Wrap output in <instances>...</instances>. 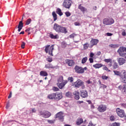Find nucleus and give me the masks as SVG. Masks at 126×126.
I'll return each instance as SVG.
<instances>
[{
    "instance_id": "obj_1",
    "label": "nucleus",
    "mask_w": 126,
    "mask_h": 126,
    "mask_svg": "<svg viewBox=\"0 0 126 126\" xmlns=\"http://www.w3.org/2000/svg\"><path fill=\"white\" fill-rule=\"evenodd\" d=\"M47 99L60 101L63 99V93H53L47 95Z\"/></svg>"
},
{
    "instance_id": "obj_2",
    "label": "nucleus",
    "mask_w": 126,
    "mask_h": 126,
    "mask_svg": "<svg viewBox=\"0 0 126 126\" xmlns=\"http://www.w3.org/2000/svg\"><path fill=\"white\" fill-rule=\"evenodd\" d=\"M113 72L115 75L120 76L122 83H126V71L125 70H122L121 72L117 70H114Z\"/></svg>"
},
{
    "instance_id": "obj_3",
    "label": "nucleus",
    "mask_w": 126,
    "mask_h": 126,
    "mask_svg": "<svg viewBox=\"0 0 126 126\" xmlns=\"http://www.w3.org/2000/svg\"><path fill=\"white\" fill-rule=\"evenodd\" d=\"M53 29L54 30H55L57 33H63L64 34H66V33H67L66 28L60 26L57 23L54 24Z\"/></svg>"
},
{
    "instance_id": "obj_4",
    "label": "nucleus",
    "mask_w": 126,
    "mask_h": 126,
    "mask_svg": "<svg viewBox=\"0 0 126 126\" xmlns=\"http://www.w3.org/2000/svg\"><path fill=\"white\" fill-rule=\"evenodd\" d=\"M104 62L105 63H108V65L109 67H113L114 69H117L118 67H119V65L118 64V63L116 62L115 60H112L111 59H104Z\"/></svg>"
},
{
    "instance_id": "obj_5",
    "label": "nucleus",
    "mask_w": 126,
    "mask_h": 126,
    "mask_svg": "<svg viewBox=\"0 0 126 126\" xmlns=\"http://www.w3.org/2000/svg\"><path fill=\"white\" fill-rule=\"evenodd\" d=\"M44 51L46 54H48V53L50 56H52V57L54 56V55H53V51H54V45L51 46L48 45L46 46Z\"/></svg>"
},
{
    "instance_id": "obj_6",
    "label": "nucleus",
    "mask_w": 126,
    "mask_h": 126,
    "mask_svg": "<svg viewBox=\"0 0 126 126\" xmlns=\"http://www.w3.org/2000/svg\"><path fill=\"white\" fill-rule=\"evenodd\" d=\"M115 23V20L112 18H106L103 20V24L104 25H112Z\"/></svg>"
},
{
    "instance_id": "obj_7",
    "label": "nucleus",
    "mask_w": 126,
    "mask_h": 126,
    "mask_svg": "<svg viewBox=\"0 0 126 126\" xmlns=\"http://www.w3.org/2000/svg\"><path fill=\"white\" fill-rule=\"evenodd\" d=\"M75 71L77 73H80L81 74H82L84 73L85 70H87V67H85L84 68H83L81 66H79L78 65H76L74 67Z\"/></svg>"
},
{
    "instance_id": "obj_8",
    "label": "nucleus",
    "mask_w": 126,
    "mask_h": 126,
    "mask_svg": "<svg viewBox=\"0 0 126 126\" xmlns=\"http://www.w3.org/2000/svg\"><path fill=\"white\" fill-rule=\"evenodd\" d=\"M116 113L120 118H124V120H126V115L125 111L123 109H121L120 108H116Z\"/></svg>"
},
{
    "instance_id": "obj_9",
    "label": "nucleus",
    "mask_w": 126,
    "mask_h": 126,
    "mask_svg": "<svg viewBox=\"0 0 126 126\" xmlns=\"http://www.w3.org/2000/svg\"><path fill=\"white\" fill-rule=\"evenodd\" d=\"M126 47L124 46H121L117 51L120 57H125L126 56Z\"/></svg>"
},
{
    "instance_id": "obj_10",
    "label": "nucleus",
    "mask_w": 126,
    "mask_h": 126,
    "mask_svg": "<svg viewBox=\"0 0 126 126\" xmlns=\"http://www.w3.org/2000/svg\"><path fill=\"white\" fill-rule=\"evenodd\" d=\"M71 4H72V1H71V0H64L63 6L65 8L69 9V8H70V6H71Z\"/></svg>"
},
{
    "instance_id": "obj_11",
    "label": "nucleus",
    "mask_w": 126,
    "mask_h": 126,
    "mask_svg": "<svg viewBox=\"0 0 126 126\" xmlns=\"http://www.w3.org/2000/svg\"><path fill=\"white\" fill-rule=\"evenodd\" d=\"M107 110V105L104 104H100L97 107V111L99 113H103Z\"/></svg>"
},
{
    "instance_id": "obj_12",
    "label": "nucleus",
    "mask_w": 126,
    "mask_h": 126,
    "mask_svg": "<svg viewBox=\"0 0 126 126\" xmlns=\"http://www.w3.org/2000/svg\"><path fill=\"white\" fill-rule=\"evenodd\" d=\"M83 81L80 79H78L76 82H74V85L76 88H79L82 85Z\"/></svg>"
},
{
    "instance_id": "obj_13",
    "label": "nucleus",
    "mask_w": 126,
    "mask_h": 126,
    "mask_svg": "<svg viewBox=\"0 0 126 126\" xmlns=\"http://www.w3.org/2000/svg\"><path fill=\"white\" fill-rule=\"evenodd\" d=\"M118 89L121 90L123 94H126V84L123 85H120L118 87Z\"/></svg>"
},
{
    "instance_id": "obj_14",
    "label": "nucleus",
    "mask_w": 126,
    "mask_h": 126,
    "mask_svg": "<svg viewBox=\"0 0 126 126\" xmlns=\"http://www.w3.org/2000/svg\"><path fill=\"white\" fill-rule=\"evenodd\" d=\"M65 63L68 65V66H73L75 63L73 60L69 59H66L65 60Z\"/></svg>"
},
{
    "instance_id": "obj_15",
    "label": "nucleus",
    "mask_w": 126,
    "mask_h": 126,
    "mask_svg": "<svg viewBox=\"0 0 126 126\" xmlns=\"http://www.w3.org/2000/svg\"><path fill=\"white\" fill-rule=\"evenodd\" d=\"M98 43H99V40L97 39L92 38L91 40L90 41L91 48H92L93 46H96Z\"/></svg>"
},
{
    "instance_id": "obj_16",
    "label": "nucleus",
    "mask_w": 126,
    "mask_h": 126,
    "mask_svg": "<svg viewBox=\"0 0 126 126\" xmlns=\"http://www.w3.org/2000/svg\"><path fill=\"white\" fill-rule=\"evenodd\" d=\"M80 96L82 97V98H86V97L88 96V92L86 90H82L80 91Z\"/></svg>"
},
{
    "instance_id": "obj_17",
    "label": "nucleus",
    "mask_w": 126,
    "mask_h": 126,
    "mask_svg": "<svg viewBox=\"0 0 126 126\" xmlns=\"http://www.w3.org/2000/svg\"><path fill=\"white\" fill-rule=\"evenodd\" d=\"M67 83V80H65L63 83H58L57 86L59 87V89H63L65 86V84Z\"/></svg>"
},
{
    "instance_id": "obj_18",
    "label": "nucleus",
    "mask_w": 126,
    "mask_h": 126,
    "mask_svg": "<svg viewBox=\"0 0 126 126\" xmlns=\"http://www.w3.org/2000/svg\"><path fill=\"white\" fill-rule=\"evenodd\" d=\"M55 119H59V120H63V113L61 111L58 112L55 117Z\"/></svg>"
},
{
    "instance_id": "obj_19",
    "label": "nucleus",
    "mask_w": 126,
    "mask_h": 126,
    "mask_svg": "<svg viewBox=\"0 0 126 126\" xmlns=\"http://www.w3.org/2000/svg\"><path fill=\"white\" fill-rule=\"evenodd\" d=\"M78 9H80V10L84 14L85 12H88L87 8H85V7H84L82 6V4H80L78 6Z\"/></svg>"
},
{
    "instance_id": "obj_20",
    "label": "nucleus",
    "mask_w": 126,
    "mask_h": 126,
    "mask_svg": "<svg viewBox=\"0 0 126 126\" xmlns=\"http://www.w3.org/2000/svg\"><path fill=\"white\" fill-rule=\"evenodd\" d=\"M117 61L120 65H123V64L126 63V60L123 58H118Z\"/></svg>"
},
{
    "instance_id": "obj_21",
    "label": "nucleus",
    "mask_w": 126,
    "mask_h": 126,
    "mask_svg": "<svg viewBox=\"0 0 126 126\" xmlns=\"http://www.w3.org/2000/svg\"><path fill=\"white\" fill-rule=\"evenodd\" d=\"M22 20H23V17L22 18V21L19 22V23L18 26V32H20L22 30V28H23V23L22 22Z\"/></svg>"
},
{
    "instance_id": "obj_22",
    "label": "nucleus",
    "mask_w": 126,
    "mask_h": 126,
    "mask_svg": "<svg viewBox=\"0 0 126 126\" xmlns=\"http://www.w3.org/2000/svg\"><path fill=\"white\" fill-rule=\"evenodd\" d=\"M52 116V113L51 112L46 111L44 112V114L43 115V118L45 119H48V118H50Z\"/></svg>"
},
{
    "instance_id": "obj_23",
    "label": "nucleus",
    "mask_w": 126,
    "mask_h": 126,
    "mask_svg": "<svg viewBox=\"0 0 126 126\" xmlns=\"http://www.w3.org/2000/svg\"><path fill=\"white\" fill-rule=\"evenodd\" d=\"M74 95H75V99L76 100H79L80 96H79V92L78 91H75V92H74L73 93Z\"/></svg>"
},
{
    "instance_id": "obj_24",
    "label": "nucleus",
    "mask_w": 126,
    "mask_h": 126,
    "mask_svg": "<svg viewBox=\"0 0 126 126\" xmlns=\"http://www.w3.org/2000/svg\"><path fill=\"white\" fill-rule=\"evenodd\" d=\"M102 66H104L102 63H96L93 65V67H94V68H100V67H102Z\"/></svg>"
},
{
    "instance_id": "obj_25",
    "label": "nucleus",
    "mask_w": 126,
    "mask_h": 126,
    "mask_svg": "<svg viewBox=\"0 0 126 126\" xmlns=\"http://www.w3.org/2000/svg\"><path fill=\"white\" fill-rule=\"evenodd\" d=\"M45 67V68H52V69H54L56 68V67L53 66V64L51 63L46 64Z\"/></svg>"
},
{
    "instance_id": "obj_26",
    "label": "nucleus",
    "mask_w": 126,
    "mask_h": 126,
    "mask_svg": "<svg viewBox=\"0 0 126 126\" xmlns=\"http://www.w3.org/2000/svg\"><path fill=\"white\" fill-rule=\"evenodd\" d=\"M83 123V119L82 118H78L77 120L76 125H77V126H80V125H81V124H82Z\"/></svg>"
},
{
    "instance_id": "obj_27",
    "label": "nucleus",
    "mask_w": 126,
    "mask_h": 126,
    "mask_svg": "<svg viewBox=\"0 0 126 126\" xmlns=\"http://www.w3.org/2000/svg\"><path fill=\"white\" fill-rule=\"evenodd\" d=\"M49 36L51 39H59V35L58 34L54 35V34L51 33L50 34Z\"/></svg>"
},
{
    "instance_id": "obj_28",
    "label": "nucleus",
    "mask_w": 126,
    "mask_h": 126,
    "mask_svg": "<svg viewBox=\"0 0 126 126\" xmlns=\"http://www.w3.org/2000/svg\"><path fill=\"white\" fill-rule=\"evenodd\" d=\"M40 75L41 76H48V72L45 71H41L40 72Z\"/></svg>"
},
{
    "instance_id": "obj_29",
    "label": "nucleus",
    "mask_w": 126,
    "mask_h": 126,
    "mask_svg": "<svg viewBox=\"0 0 126 126\" xmlns=\"http://www.w3.org/2000/svg\"><path fill=\"white\" fill-rule=\"evenodd\" d=\"M56 13L57 14H59L60 16H62L63 14V12H62V10L60 9V8H58L56 10Z\"/></svg>"
},
{
    "instance_id": "obj_30",
    "label": "nucleus",
    "mask_w": 126,
    "mask_h": 126,
    "mask_svg": "<svg viewBox=\"0 0 126 126\" xmlns=\"http://www.w3.org/2000/svg\"><path fill=\"white\" fill-rule=\"evenodd\" d=\"M52 16H53L54 21H56V20H57V19H58V15L56 13V12L53 11L52 12Z\"/></svg>"
},
{
    "instance_id": "obj_31",
    "label": "nucleus",
    "mask_w": 126,
    "mask_h": 126,
    "mask_svg": "<svg viewBox=\"0 0 126 126\" xmlns=\"http://www.w3.org/2000/svg\"><path fill=\"white\" fill-rule=\"evenodd\" d=\"M84 50H87L89 48V44L86 43L83 45Z\"/></svg>"
},
{
    "instance_id": "obj_32",
    "label": "nucleus",
    "mask_w": 126,
    "mask_h": 126,
    "mask_svg": "<svg viewBox=\"0 0 126 126\" xmlns=\"http://www.w3.org/2000/svg\"><path fill=\"white\" fill-rule=\"evenodd\" d=\"M72 95V94H71V92H68L65 94V96L66 97H68V98H70V97H71Z\"/></svg>"
},
{
    "instance_id": "obj_33",
    "label": "nucleus",
    "mask_w": 126,
    "mask_h": 126,
    "mask_svg": "<svg viewBox=\"0 0 126 126\" xmlns=\"http://www.w3.org/2000/svg\"><path fill=\"white\" fill-rule=\"evenodd\" d=\"M63 76H60L58 80V83H60V82H63Z\"/></svg>"
},
{
    "instance_id": "obj_34",
    "label": "nucleus",
    "mask_w": 126,
    "mask_h": 126,
    "mask_svg": "<svg viewBox=\"0 0 126 126\" xmlns=\"http://www.w3.org/2000/svg\"><path fill=\"white\" fill-rule=\"evenodd\" d=\"M32 21V20L31 18L27 19L26 21V25H29V24L31 23Z\"/></svg>"
},
{
    "instance_id": "obj_35",
    "label": "nucleus",
    "mask_w": 126,
    "mask_h": 126,
    "mask_svg": "<svg viewBox=\"0 0 126 126\" xmlns=\"http://www.w3.org/2000/svg\"><path fill=\"white\" fill-rule=\"evenodd\" d=\"M46 110L43 111H39V116H42V117H44V115L45 114V112Z\"/></svg>"
},
{
    "instance_id": "obj_36",
    "label": "nucleus",
    "mask_w": 126,
    "mask_h": 126,
    "mask_svg": "<svg viewBox=\"0 0 126 126\" xmlns=\"http://www.w3.org/2000/svg\"><path fill=\"white\" fill-rule=\"evenodd\" d=\"M109 47H110V48H113L114 49H115L116 48H118V45L111 44L109 45Z\"/></svg>"
},
{
    "instance_id": "obj_37",
    "label": "nucleus",
    "mask_w": 126,
    "mask_h": 126,
    "mask_svg": "<svg viewBox=\"0 0 126 126\" xmlns=\"http://www.w3.org/2000/svg\"><path fill=\"white\" fill-rule=\"evenodd\" d=\"M87 57H84L82 60V63H85L87 62Z\"/></svg>"
},
{
    "instance_id": "obj_38",
    "label": "nucleus",
    "mask_w": 126,
    "mask_h": 126,
    "mask_svg": "<svg viewBox=\"0 0 126 126\" xmlns=\"http://www.w3.org/2000/svg\"><path fill=\"white\" fill-rule=\"evenodd\" d=\"M52 90L54 91V92H57V91H60V89H58L57 87H53L52 88Z\"/></svg>"
},
{
    "instance_id": "obj_39",
    "label": "nucleus",
    "mask_w": 126,
    "mask_h": 126,
    "mask_svg": "<svg viewBox=\"0 0 126 126\" xmlns=\"http://www.w3.org/2000/svg\"><path fill=\"white\" fill-rule=\"evenodd\" d=\"M47 122H48V124H55V122H56V120H48Z\"/></svg>"
},
{
    "instance_id": "obj_40",
    "label": "nucleus",
    "mask_w": 126,
    "mask_h": 126,
    "mask_svg": "<svg viewBox=\"0 0 126 126\" xmlns=\"http://www.w3.org/2000/svg\"><path fill=\"white\" fill-rule=\"evenodd\" d=\"M73 80H74L73 77H68V81H70V82L71 83H72V82H73Z\"/></svg>"
},
{
    "instance_id": "obj_41",
    "label": "nucleus",
    "mask_w": 126,
    "mask_h": 126,
    "mask_svg": "<svg viewBox=\"0 0 126 126\" xmlns=\"http://www.w3.org/2000/svg\"><path fill=\"white\" fill-rule=\"evenodd\" d=\"M46 61L48 62L49 63H52L53 62V58L48 57L46 58Z\"/></svg>"
},
{
    "instance_id": "obj_42",
    "label": "nucleus",
    "mask_w": 126,
    "mask_h": 126,
    "mask_svg": "<svg viewBox=\"0 0 126 126\" xmlns=\"http://www.w3.org/2000/svg\"><path fill=\"white\" fill-rule=\"evenodd\" d=\"M103 69L104 70H106V71H108V72H111V70L109 69V68L106 66L103 68Z\"/></svg>"
},
{
    "instance_id": "obj_43",
    "label": "nucleus",
    "mask_w": 126,
    "mask_h": 126,
    "mask_svg": "<svg viewBox=\"0 0 126 126\" xmlns=\"http://www.w3.org/2000/svg\"><path fill=\"white\" fill-rule=\"evenodd\" d=\"M110 120L112 122H113L114 121H116V118H115V117L114 116H111L110 117Z\"/></svg>"
},
{
    "instance_id": "obj_44",
    "label": "nucleus",
    "mask_w": 126,
    "mask_h": 126,
    "mask_svg": "<svg viewBox=\"0 0 126 126\" xmlns=\"http://www.w3.org/2000/svg\"><path fill=\"white\" fill-rule=\"evenodd\" d=\"M65 14L67 17H69V16L71 15V13H70L69 12H66Z\"/></svg>"
},
{
    "instance_id": "obj_45",
    "label": "nucleus",
    "mask_w": 126,
    "mask_h": 126,
    "mask_svg": "<svg viewBox=\"0 0 126 126\" xmlns=\"http://www.w3.org/2000/svg\"><path fill=\"white\" fill-rule=\"evenodd\" d=\"M101 78H102V79L105 80H107V79H108V78H109V77L105 75V76H102Z\"/></svg>"
},
{
    "instance_id": "obj_46",
    "label": "nucleus",
    "mask_w": 126,
    "mask_h": 126,
    "mask_svg": "<svg viewBox=\"0 0 126 126\" xmlns=\"http://www.w3.org/2000/svg\"><path fill=\"white\" fill-rule=\"evenodd\" d=\"M120 123L115 122L113 124L112 126H120Z\"/></svg>"
},
{
    "instance_id": "obj_47",
    "label": "nucleus",
    "mask_w": 126,
    "mask_h": 126,
    "mask_svg": "<svg viewBox=\"0 0 126 126\" xmlns=\"http://www.w3.org/2000/svg\"><path fill=\"white\" fill-rule=\"evenodd\" d=\"M31 30H33L32 28H29L26 30V32H31Z\"/></svg>"
},
{
    "instance_id": "obj_48",
    "label": "nucleus",
    "mask_w": 126,
    "mask_h": 126,
    "mask_svg": "<svg viewBox=\"0 0 126 126\" xmlns=\"http://www.w3.org/2000/svg\"><path fill=\"white\" fill-rule=\"evenodd\" d=\"M25 45H26L25 42H23L22 43V44H21V48H22V49H24V48H25Z\"/></svg>"
},
{
    "instance_id": "obj_49",
    "label": "nucleus",
    "mask_w": 126,
    "mask_h": 126,
    "mask_svg": "<svg viewBox=\"0 0 126 126\" xmlns=\"http://www.w3.org/2000/svg\"><path fill=\"white\" fill-rule=\"evenodd\" d=\"M75 36V34L72 33L71 34H70L69 35V37L71 38H74Z\"/></svg>"
},
{
    "instance_id": "obj_50",
    "label": "nucleus",
    "mask_w": 126,
    "mask_h": 126,
    "mask_svg": "<svg viewBox=\"0 0 126 126\" xmlns=\"http://www.w3.org/2000/svg\"><path fill=\"white\" fill-rule=\"evenodd\" d=\"M74 25H75V26H80V23L78 22H76L74 23Z\"/></svg>"
},
{
    "instance_id": "obj_51",
    "label": "nucleus",
    "mask_w": 126,
    "mask_h": 126,
    "mask_svg": "<svg viewBox=\"0 0 126 126\" xmlns=\"http://www.w3.org/2000/svg\"><path fill=\"white\" fill-rule=\"evenodd\" d=\"M88 126H95V125H94L93 123H92V121H91L89 123Z\"/></svg>"
},
{
    "instance_id": "obj_52",
    "label": "nucleus",
    "mask_w": 126,
    "mask_h": 126,
    "mask_svg": "<svg viewBox=\"0 0 126 126\" xmlns=\"http://www.w3.org/2000/svg\"><path fill=\"white\" fill-rule=\"evenodd\" d=\"M81 87L82 89H85V85H84V82H83V84L81 86Z\"/></svg>"
},
{
    "instance_id": "obj_53",
    "label": "nucleus",
    "mask_w": 126,
    "mask_h": 126,
    "mask_svg": "<svg viewBox=\"0 0 126 126\" xmlns=\"http://www.w3.org/2000/svg\"><path fill=\"white\" fill-rule=\"evenodd\" d=\"M89 61H90V63H93L94 62V60H93V59L92 58H91L89 59Z\"/></svg>"
},
{
    "instance_id": "obj_54",
    "label": "nucleus",
    "mask_w": 126,
    "mask_h": 126,
    "mask_svg": "<svg viewBox=\"0 0 126 126\" xmlns=\"http://www.w3.org/2000/svg\"><path fill=\"white\" fill-rule=\"evenodd\" d=\"M106 35L108 36H113V33H110V32H107V33H106Z\"/></svg>"
},
{
    "instance_id": "obj_55",
    "label": "nucleus",
    "mask_w": 126,
    "mask_h": 126,
    "mask_svg": "<svg viewBox=\"0 0 126 126\" xmlns=\"http://www.w3.org/2000/svg\"><path fill=\"white\" fill-rule=\"evenodd\" d=\"M101 87H102V88H103L104 89L107 88V86H106L104 84H101Z\"/></svg>"
},
{
    "instance_id": "obj_56",
    "label": "nucleus",
    "mask_w": 126,
    "mask_h": 126,
    "mask_svg": "<svg viewBox=\"0 0 126 126\" xmlns=\"http://www.w3.org/2000/svg\"><path fill=\"white\" fill-rule=\"evenodd\" d=\"M90 58H93V57H94V53H91L90 55Z\"/></svg>"
},
{
    "instance_id": "obj_57",
    "label": "nucleus",
    "mask_w": 126,
    "mask_h": 126,
    "mask_svg": "<svg viewBox=\"0 0 126 126\" xmlns=\"http://www.w3.org/2000/svg\"><path fill=\"white\" fill-rule=\"evenodd\" d=\"M32 113H36V109L35 108H32Z\"/></svg>"
},
{
    "instance_id": "obj_58",
    "label": "nucleus",
    "mask_w": 126,
    "mask_h": 126,
    "mask_svg": "<svg viewBox=\"0 0 126 126\" xmlns=\"http://www.w3.org/2000/svg\"><path fill=\"white\" fill-rule=\"evenodd\" d=\"M122 36H126V32H122Z\"/></svg>"
},
{
    "instance_id": "obj_59",
    "label": "nucleus",
    "mask_w": 126,
    "mask_h": 126,
    "mask_svg": "<svg viewBox=\"0 0 126 126\" xmlns=\"http://www.w3.org/2000/svg\"><path fill=\"white\" fill-rule=\"evenodd\" d=\"M122 106L124 107V108H126V104H125V103L122 104Z\"/></svg>"
},
{
    "instance_id": "obj_60",
    "label": "nucleus",
    "mask_w": 126,
    "mask_h": 126,
    "mask_svg": "<svg viewBox=\"0 0 126 126\" xmlns=\"http://www.w3.org/2000/svg\"><path fill=\"white\" fill-rule=\"evenodd\" d=\"M100 55H101V52L100 51L97 52L96 53V56H100Z\"/></svg>"
},
{
    "instance_id": "obj_61",
    "label": "nucleus",
    "mask_w": 126,
    "mask_h": 126,
    "mask_svg": "<svg viewBox=\"0 0 126 126\" xmlns=\"http://www.w3.org/2000/svg\"><path fill=\"white\" fill-rule=\"evenodd\" d=\"M9 108V103H7L6 106V109H8Z\"/></svg>"
},
{
    "instance_id": "obj_62",
    "label": "nucleus",
    "mask_w": 126,
    "mask_h": 126,
    "mask_svg": "<svg viewBox=\"0 0 126 126\" xmlns=\"http://www.w3.org/2000/svg\"><path fill=\"white\" fill-rule=\"evenodd\" d=\"M11 95H12L11 93H10L9 95L8 96V99H10V98H11Z\"/></svg>"
},
{
    "instance_id": "obj_63",
    "label": "nucleus",
    "mask_w": 126,
    "mask_h": 126,
    "mask_svg": "<svg viewBox=\"0 0 126 126\" xmlns=\"http://www.w3.org/2000/svg\"><path fill=\"white\" fill-rule=\"evenodd\" d=\"M62 45L65 46H66V43H65V42H63Z\"/></svg>"
},
{
    "instance_id": "obj_64",
    "label": "nucleus",
    "mask_w": 126,
    "mask_h": 126,
    "mask_svg": "<svg viewBox=\"0 0 126 126\" xmlns=\"http://www.w3.org/2000/svg\"><path fill=\"white\" fill-rule=\"evenodd\" d=\"M87 102L89 103V104H91L92 102H91V100H87Z\"/></svg>"
}]
</instances>
